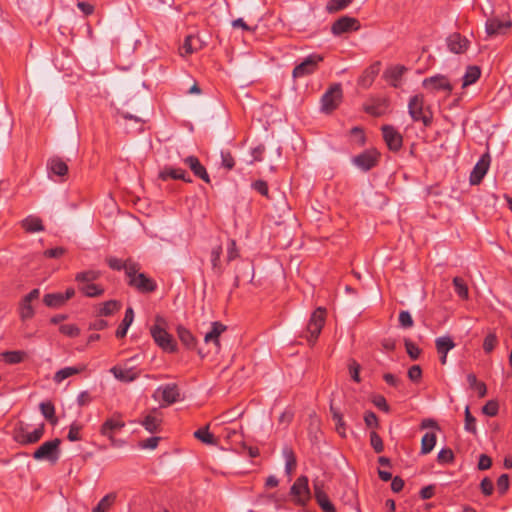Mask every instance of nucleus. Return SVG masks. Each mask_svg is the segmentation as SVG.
Here are the masks:
<instances>
[{
    "label": "nucleus",
    "instance_id": "f257e3e1",
    "mask_svg": "<svg viewBox=\"0 0 512 512\" xmlns=\"http://www.w3.org/2000/svg\"><path fill=\"white\" fill-rule=\"evenodd\" d=\"M138 263H130L126 267L128 285L135 288L140 293H151L157 289L156 282L146 274L139 272Z\"/></svg>",
    "mask_w": 512,
    "mask_h": 512
},
{
    "label": "nucleus",
    "instance_id": "f03ea898",
    "mask_svg": "<svg viewBox=\"0 0 512 512\" xmlns=\"http://www.w3.org/2000/svg\"><path fill=\"white\" fill-rule=\"evenodd\" d=\"M166 321L161 316H156L155 324L150 328V333L155 343L166 352L176 351V343L165 329Z\"/></svg>",
    "mask_w": 512,
    "mask_h": 512
},
{
    "label": "nucleus",
    "instance_id": "7ed1b4c3",
    "mask_svg": "<svg viewBox=\"0 0 512 512\" xmlns=\"http://www.w3.org/2000/svg\"><path fill=\"white\" fill-rule=\"evenodd\" d=\"M424 103L422 94L412 96L408 103V112L413 121H421L425 127H429L432 124V113L428 109V114L426 113Z\"/></svg>",
    "mask_w": 512,
    "mask_h": 512
},
{
    "label": "nucleus",
    "instance_id": "20e7f679",
    "mask_svg": "<svg viewBox=\"0 0 512 512\" xmlns=\"http://www.w3.org/2000/svg\"><path fill=\"white\" fill-rule=\"evenodd\" d=\"M326 310L319 307L311 315L305 331L302 336L305 337L308 342L314 343L318 338L319 334L325 323Z\"/></svg>",
    "mask_w": 512,
    "mask_h": 512
},
{
    "label": "nucleus",
    "instance_id": "39448f33",
    "mask_svg": "<svg viewBox=\"0 0 512 512\" xmlns=\"http://www.w3.org/2000/svg\"><path fill=\"white\" fill-rule=\"evenodd\" d=\"M61 440L55 438L41 444L33 453L35 460H48L55 463L59 459Z\"/></svg>",
    "mask_w": 512,
    "mask_h": 512
},
{
    "label": "nucleus",
    "instance_id": "423d86ee",
    "mask_svg": "<svg viewBox=\"0 0 512 512\" xmlns=\"http://www.w3.org/2000/svg\"><path fill=\"white\" fill-rule=\"evenodd\" d=\"M512 27V21L509 16L499 18L492 15L487 18L485 23V32L488 37L493 38L506 35Z\"/></svg>",
    "mask_w": 512,
    "mask_h": 512
},
{
    "label": "nucleus",
    "instance_id": "0eeeda50",
    "mask_svg": "<svg viewBox=\"0 0 512 512\" xmlns=\"http://www.w3.org/2000/svg\"><path fill=\"white\" fill-rule=\"evenodd\" d=\"M309 480L307 476L298 477L290 488V495L295 504L305 506L310 498L311 492L309 489Z\"/></svg>",
    "mask_w": 512,
    "mask_h": 512
},
{
    "label": "nucleus",
    "instance_id": "6e6552de",
    "mask_svg": "<svg viewBox=\"0 0 512 512\" xmlns=\"http://www.w3.org/2000/svg\"><path fill=\"white\" fill-rule=\"evenodd\" d=\"M324 57L313 53L308 55L301 63L296 65L292 71L293 78H303L317 71L319 64L323 62Z\"/></svg>",
    "mask_w": 512,
    "mask_h": 512
},
{
    "label": "nucleus",
    "instance_id": "1a4fd4ad",
    "mask_svg": "<svg viewBox=\"0 0 512 512\" xmlns=\"http://www.w3.org/2000/svg\"><path fill=\"white\" fill-rule=\"evenodd\" d=\"M342 99V88L340 84L332 85L321 98V109L326 113L334 111Z\"/></svg>",
    "mask_w": 512,
    "mask_h": 512
},
{
    "label": "nucleus",
    "instance_id": "9d476101",
    "mask_svg": "<svg viewBox=\"0 0 512 512\" xmlns=\"http://www.w3.org/2000/svg\"><path fill=\"white\" fill-rule=\"evenodd\" d=\"M137 356L128 359L123 366H114L110 372L116 379L122 382H132L140 376V370L135 366H130L129 363L136 360Z\"/></svg>",
    "mask_w": 512,
    "mask_h": 512
},
{
    "label": "nucleus",
    "instance_id": "9b49d317",
    "mask_svg": "<svg viewBox=\"0 0 512 512\" xmlns=\"http://www.w3.org/2000/svg\"><path fill=\"white\" fill-rule=\"evenodd\" d=\"M380 154L375 149H368L352 159L361 170L369 171L378 164Z\"/></svg>",
    "mask_w": 512,
    "mask_h": 512
},
{
    "label": "nucleus",
    "instance_id": "f8f14e48",
    "mask_svg": "<svg viewBox=\"0 0 512 512\" xmlns=\"http://www.w3.org/2000/svg\"><path fill=\"white\" fill-rule=\"evenodd\" d=\"M125 426V422L121 419V414L115 413L111 418L107 419L101 426L100 433L107 437L112 444L115 443V432L121 430Z\"/></svg>",
    "mask_w": 512,
    "mask_h": 512
},
{
    "label": "nucleus",
    "instance_id": "ddd939ff",
    "mask_svg": "<svg viewBox=\"0 0 512 512\" xmlns=\"http://www.w3.org/2000/svg\"><path fill=\"white\" fill-rule=\"evenodd\" d=\"M40 296V290L35 288L31 290L26 296L23 297L19 304V316L22 321H27L34 317L35 311L32 307L31 302L38 299Z\"/></svg>",
    "mask_w": 512,
    "mask_h": 512
},
{
    "label": "nucleus",
    "instance_id": "4468645a",
    "mask_svg": "<svg viewBox=\"0 0 512 512\" xmlns=\"http://www.w3.org/2000/svg\"><path fill=\"white\" fill-rule=\"evenodd\" d=\"M359 29L360 23L356 18L350 16H342L332 24L331 32L334 35L339 36L341 34L357 31Z\"/></svg>",
    "mask_w": 512,
    "mask_h": 512
},
{
    "label": "nucleus",
    "instance_id": "2eb2a0df",
    "mask_svg": "<svg viewBox=\"0 0 512 512\" xmlns=\"http://www.w3.org/2000/svg\"><path fill=\"white\" fill-rule=\"evenodd\" d=\"M424 88L429 89L431 91H447L451 92L453 90V86L450 83V80L447 76L442 74H437L428 78H425L422 82Z\"/></svg>",
    "mask_w": 512,
    "mask_h": 512
},
{
    "label": "nucleus",
    "instance_id": "dca6fc26",
    "mask_svg": "<svg viewBox=\"0 0 512 512\" xmlns=\"http://www.w3.org/2000/svg\"><path fill=\"white\" fill-rule=\"evenodd\" d=\"M381 130L383 133L384 141L388 148L394 152L399 151L403 144L402 135L393 126L390 125L382 126Z\"/></svg>",
    "mask_w": 512,
    "mask_h": 512
},
{
    "label": "nucleus",
    "instance_id": "f3484780",
    "mask_svg": "<svg viewBox=\"0 0 512 512\" xmlns=\"http://www.w3.org/2000/svg\"><path fill=\"white\" fill-rule=\"evenodd\" d=\"M490 166V155L485 153L481 156L479 161L474 166L471 174H470V183L472 185H478L481 183L482 179L486 175Z\"/></svg>",
    "mask_w": 512,
    "mask_h": 512
},
{
    "label": "nucleus",
    "instance_id": "a211bd4d",
    "mask_svg": "<svg viewBox=\"0 0 512 512\" xmlns=\"http://www.w3.org/2000/svg\"><path fill=\"white\" fill-rule=\"evenodd\" d=\"M161 394V398L164 402L163 406H168L174 404L175 402L180 400V390L178 386L174 383L166 384L157 388L154 397H157V394Z\"/></svg>",
    "mask_w": 512,
    "mask_h": 512
},
{
    "label": "nucleus",
    "instance_id": "6ab92c4d",
    "mask_svg": "<svg viewBox=\"0 0 512 512\" xmlns=\"http://www.w3.org/2000/svg\"><path fill=\"white\" fill-rule=\"evenodd\" d=\"M446 42L448 49L455 54L466 52L470 43L465 36H462L460 33L456 32L449 35Z\"/></svg>",
    "mask_w": 512,
    "mask_h": 512
},
{
    "label": "nucleus",
    "instance_id": "aec40b11",
    "mask_svg": "<svg viewBox=\"0 0 512 512\" xmlns=\"http://www.w3.org/2000/svg\"><path fill=\"white\" fill-rule=\"evenodd\" d=\"M184 163L191 169L193 174L203 180L205 183H210V177L206 168L200 163L196 156H188L184 159Z\"/></svg>",
    "mask_w": 512,
    "mask_h": 512
},
{
    "label": "nucleus",
    "instance_id": "412c9836",
    "mask_svg": "<svg viewBox=\"0 0 512 512\" xmlns=\"http://www.w3.org/2000/svg\"><path fill=\"white\" fill-rule=\"evenodd\" d=\"M159 178L163 181H166L169 178H171L174 180H182L187 183L192 182V179L189 177L187 172L181 168L165 167L160 171Z\"/></svg>",
    "mask_w": 512,
    "mask_h": 512
},
{
    "label": "nucleus",
    "instance_id": "4be33fe9",
    "mask_svg": "<svg viewBox=\"0 0 512 512\" xmlns=\"http://www.w3.org/2000/svg\"><path fill=\"white\" fill-rule=\"evenodd\" d=\"M405 71L406 68L404 66H393L384 72V77L393 87L397 88Z\"/></svg>",
    "mask_w": 512,
    "mask_h": 512
},
{
    "label": "nucleus",
    "instance_id": "5701e85b",
    "mask_svg": "<svg viewBox=\"0 0 512 512\" xmlns=\"http://www.w3.org/2000/svg\"><path fill=\"white\" fill-rule=\"evenodd\" d=\"M85 370H86V365H84V364H80L75 367H65V368L58 370L55 373L53 380L56 383H61L65 379H67L73 375L79 374Z\"/></svg>",
    "mask_w": 512,
    "mask_h": 512
},
{
    "label": "nucleus",
    "instance_id": "b1692460",
    "mask_svg": "<svg viewBox=\"0 0 512 512\" xmlns=\"http://www.w3.org/2000/svg\"><path fill=\"white\" fill-rule=\"evenodd\" d=\"M226 329L227 327L221 322H213L212 329L210 332L206 333L204 341L206 343L213 342L218 349L220 347L219 337L224 331H226Z\"/></svg>",
    "mask_w": 512,
    "mask_h": 512
},
{
    "label": "nucleus",
    "instance_id": "393cba45",
    "mask_svg": "<svg viewBox=\"0 0 512 512\" xmlns=\"http://www.w3.org/2000/svg\"><path fill=\"white\" fill-rule=\"evenodd\" d=\"M161 423L162 419L159 415H157L156 409H154L151 413L146 415L143 421L141 422L144 428L150 433L157 432Z\"/></svg>",
    "mask_w": 512,
    "mask_h": 512
},
{
    "label": "nucleus",
    "instance_id": "a878e982",
    "mask_svg": "<svg viewBox=\"0 0 512 512\" xmlns=\"http://www.w3.org/2000/svg\"><path fill=\"white\" fill-rule=\"evenodd\" d=\"M48 168L57 176H65L68 173V165L60 157H52L48 161Z\"/></svg>",
    "mask_w": 512,
    "mask_h": 512
},
{
    "label": "nucleus",
    "instance_id": "bb28decb",
    "mask_svg": "<svg viewBox=\"0 0 512 512\" xmlns=\"http://www.w3.org/2000/svg\"><path fill=\"white\" fill-rule=\"evenodd\" d=\"M134 320V311L131 307H128L125 311L124 318L119 325L118 329L116 330V337L117 338H123L127 334V330L129 326L132 324Z\"/></svg>",
    "mask_w": 512,
    "mask_h": 512
},
{
    "label": "nucleus",
    "instance_id": "cd10ccee",
    "mask_svg": "<svg viewBox=\"0 0 512 512\" xmlns=\"http://www.w3.org/2000/svg\"><path fill=\"white\" fill-rule=\"evenodd\" d=\"M481 76V69L478 66H468L463 76L462 87H468L474 84Z\"/></svg>",
    "mask_w": 512,
    "mask_h": 512
},
{
    "label": "nucleus",
    "instance_id": "c85d7f7f",
    "mask_svg": "<svg viewBox=\"0 0 512 512\" xmlns=\"http://www.w3.org/2000/svg\"><path fill=\"white\" fill-rule=\"evenodd\" d=\"M330 412L332 414V419L335 421V427H336L337 433L341 437H346V425L343 420L342 413L339 411V409L334 407L332 404L330 405Z\"/></svg>",
    "mask_w": 512,
    "mask_h": 512
},
{
    "label": "nucleus",
    "instance_id": "c756f323",
    "mask_svg": "<svg viewBox=\"0 0 512 512\" xmlns=\"http://www.w3.org/2000/svg\"><path fill=\"white\" fill-rule=\"evenodd\" d=\"M221 254H222L221 244H218L217 246L212 248L211 254H210L211 264H212V269H213L214 273L217 275H222V273H223V267H222L221 260H220Z\"/></svg>",
    "mask_w": 512,
    "mask_h": 512
},
{
    "label": "nucleus",
    "instance_id": "7c9ffc66",
    "mask_svg": "<svg viewBox=\"0 0 512 512\" xmlns=\"http://www.w3.org/2000/svg\"><path fill=\"white\" fill-rule=\"evenodd\" d=\"M116 498L117 494L115 492L108 493L98 502L92 512H107L115 503Z\"/></svg>",
    "mask_w": 512,
    "mask_h": 512
},
{
    "label": "nucleus",
    "instance_id": "2f4dec72",
    "mask_svg": "<svg viewBox=\"0 0 512 512\" xmlns=\"http://www.w3.org/2000/svg\"><path fill=\"white\" fill-rule=\"evenodd\" d=\"M379 70H380L379 63H375V64L371 65L369 68H367L364 71L362 77L360 78L359 83L364 87L370 86L372 84L374 78L376 77V75L379 73Z\"/></svg>",
    "mask_w": 512,
    "mask_h": 512
},
{
    "label": "nucleus",
    "instance_id": "473e14b6",
    "mask_svg": "<svg viewBox=\"0 0 512 512\" xmlns=\"http://www.w3.org/2000/svg\"><path fill=\"white\" fill-rule=\"evenodd\" d=\"M388 106L389 102L387 99H378L366 107V112L374 116H381L386 113Z\"/></svg>",
    "mask_w": 512,
    "mask_h": 512
},
{
    "label": "nucleus",
    "instance_id": "72a5a7b5",
    "mask_svg": "<svg viewBox=\"0 0 512 512\" xmlns=\"http://www.w3.org/2000/svg\"><path fill=\"white\" fill-rule=\"evenodd\" d=\"M435 345L439 354H448L455 347V343L450 336L438 337L435 340Z\"/></svg>",
    "mask_w": 512,
    "mask_h": 512
},
{
    "label": "nucleus",
    "instance_id": "f704fd0d",
    "mask_svg": "<svg viewBox=\"0 0 512 512\" xmlns=\"http://www.w3.org/2000/svg\"><path fill=\"white\" fill-rule=\"evenodd\" d=\"M177 335L180 341L185 345L188 349H192L196 345L195 337L192 333L183 326H179L177 328Z\"/></svg>",
    "mask_w": 512,
    "mask_h": 512
},
{
    "label": "nucleus",
    "instance_id": "c9c22d12",
    "mask_svg": "<svg viewBox=\"0 0 512 512\" xmlns=\"http://www.w3.org/2000/svg\"><path fill=\"white\" fill-rule=\"evenodd\" d=\"M40 410H41L42 415L52 425H56L57 424L58 419L55 416V407H54V405L50 401L40 403Z\"/></svg>",
    "mask_w": 512,
    "mask_h": 512
},
{
    "label": "nucleus",
    "instance_id": "e433bc0d",
    "mask_svg": "<svg viewBox=\"0 0 512 512\" xmlns=\"http://www.w3.org/2000/svg\"><path fill=\"white\" fill-rule=\"evenodd\" d=\"M467 382L471 389H474L477 391L478 396L480 398H482L486 395L487 387H486L485 383L478 381L475 374H473V373L468 374Z\"/></svg>",
    "mask_w": 512,
    "mask_h": 512
},
{
    "label": "nucleus",
    "instance_id": "4c0bfd02",
    "mask_svg": "<svg viewBox=\"0 0 512 512\" xmlns=\"http://www.w3.org/2000/svg\"><path fill=\"white\" fill-rule=\"evenodd\" d=\"M43 302L46 306L51 308L61 307L65 303L62 293H48L44 295Z\"/></svg>",
    "mask_w": 512,
    "mask_h": 512
},
{
    "label": "nucleus",
    "instance_id": "58836bf2",
    "mask_svg": "<svg viewBox=\"0 0 512 512\" xmlns=\"http://www.w3.org/2000/svg\"><path fill=\"white\" fill-rule=\"evenodd\" d=\"M453 285L456 294L463 300H467L469 298V290L466 282L461 277L453 278Z\"/></svg>",
    "mask_w": 512,
    "mask_h": 512
},
{
    "label": "nucleus",
    "instance_id": "ea45409f",
    "mask_svg": "<svg viewBox=\"0 0 512 512\" xmlns=\"http://www.w3.org/2000/svg\"><path fill=\"white\" fill-rule=\"evenodd\" d=\"M194 437L197 438L198 440H200L201 442L205 443V444H208V445H215L216 444V440L213 436V434H211L209 432V426H205L203 428H200L198 429L197 431L194 432Z\"/></svg>",
    "mask_w": 512,
    "mask_h": 512
},
{
    "label": "nucleus",
    "instance_id": "a19ab883",
    "mask_svg": "<svg viewBox=\"0 0 512 512\" xmlns=\"http://www.w3.org/2000/svg\"><path fill=\"white\" fill-rule=\"evenodd\" d=\"M79 290L87 297H99L104 293V289L100 285L92 283L80 286Z\"/></svg>",
    "mask_w": 512,
    "mask_h": 512
},
{
    "label": "nucleus",
    "instance_id": "79ce46f5",
    "mask_svg": "<svg viewBox=\"0 0 512 512\" xmlns=\"http://www.w3.org/2000/svg\"><path fill=\"white\" fill-rule=\"evenodd\" d=\"M29 436V432L27 427L23 423H19L13 430V439L22 445H27V437Z\"/></svg>",
    "mask_w": 512,
    "mask_h": 512
},
{
    "label": "nucleus",
    "instance_id": "37998d69",
    "mask_svg": "<svg viewBox=\"0 0 512 512\" xmlns=\"http://www.w3.org/2000/svg\"><path fill=\"white\" fill-rule=\"evenodd\" d=\"M436 444V434L435 433H426L421 440V453L428 454L430 453Z\"/></svg>",
    "mask_w": 512,
    "mask_h": 512
},
{
    "label": "nucleus",
    "instance_id": "c03bdc74",
    "mask_svg": "<svg viewBox=\"0 0 512 512\" xmlns=\"http://www.w3.org/2000/svg\"><path fill=\"white\" fill-rule=\"evenodd\" d=\"M100 277V272L97 270H87L79 272L75 276V280L80 283H90Z\"/></svg>",
    "mask_w": 512,
    "mask_h": 512
},
{
    "label": "nucleus",
    "instance_id": "a18cd8bd",
    "mask_svg": "<svg viewBox=\"0 0 512 512\" xmlns=\"http://www.w3.org/2000/svg\"><path fill=\"white\" fill-rule=\"evenodd\" d=\"M243 413H244L243 410H237L235 408V409L229 410V411L223 413L222 415L216 417L215 420H219L220 424L230 423V422H233L236 419L242 417Z\"/></svg>",
    "mask_w": 512,
    "mask_h": 512
},
{
    "label": "nucleus",
    "instance_id": "49530a36",
    "mask_svg": "<svg viewBox=\"0 0 512 512\" xmlns=\"http://www.w3.org/2000/svg\"><path fill=\"white\" fill-rule=\"evenodd\" d=\"M1 355L5 362L9 364H18L23 361L26 353L23 351H5Z\"/></svg>",
    "mask_w": 512,
    "mask_h": 512
},
{
    "label": "nucleus",
    "instance_id": "de8ad7c7",
    "mask_svg": "<svg viewBox=\"0 0 512 512\" xmlns=\"http://www.w3.org/2000/svg\"><path fill=\"white\" fill-rule=\"evenodd\" d=\"M352 2L353 0H330L327 3L326 9L329 13H335L345 9Z\"/></svg>",
    "mask_w": 512,
    "mask_h": 512
},
{
    "label": "nucleus",
    "instance_id": "09e8293b",
    "mask_svg": "<svg viewBox=\"0 0 512 512\" xmlns=\"http://www.w3.org/2000/svg\"><path fill=\"white\" fill-rule=\"evenodd\" d=\"M285 456V471L288 475L296 468V457L291 449H284Z\"/></svg>",
    "mask_w": 512,
    "mask_h": 512
},
{
    "label": "nucleus",
    "instance_id": "8fccbe9b",
    "mask_svg": "<svg viewBox=\"0 0 512 512\" xmlns=\"http://www.w3.org/2000/svg\"><path fill=\"white\" fill-rule=\"evenodd\" d=\"M120 308L119 302L116 300H109L102 304L99 313L102 316H109L112 315L115 311H117Z\"/></svg>",
    "mask_w": 512,
    "mask_h": 512
},
{
    "label": "nucleus",
    "instance_id": "3c124183",
    "mask_svg": "<svg viewBox=\"0 0 512 512\" xmlns=\"http://www.w3.org/2000/svg\"><path fill=\"white\" fill-rule=\"evenodd\" d=\"M464 428L466 431L476 435L477 428H476V419L475 417L470 413L469 407L467 406L465 408V423Z\"/></svg>",
    "mask_w": 512,
    "mask_h": 512
},
{
    "label": "nucleus",
    "instance_id": "603ef678",
    "mask_svg": "<svg viewBox=\"0 0 512 512\" xmlns=\"http://www.w3.org/2000/svg\"><path fill=\"white\" fill-rule=\"evenodd\" d=\"M404 345L407 354L412 360H416L419 358L421 354V349L414 344L410 339H404Z\"/></svg>",
    "mask_w": 512,
    "mask_h": 512
},
{
    "label": "nucleus",
    "instance_id": "864d4df0",
    "mask_svg": "<svg viewBox=\"0 0 512 512\" xmlns=\"http://www.w3.org/2000/svg\"><path fill=\"white\" fill-rule=\"evenodd\" d=\"M130 263H135V262L130 259L125 262H122L120 259L115 258V257L107 258V264L109 265V267L111 269L117 270V271H120L122 269H124L126 271V267Z\"/></svg>",
    "mask_w": 512,
    "mask_h": 512
},
{
    "label": "nucleus",
    "instance_id": "5fc2aeb1",
    "mask_svg": "<svg viewBox=\"0 0 512 512\" xmlns=\"http://www.w3.org/2000/svg\"><path fill=\"white\" fill-rule=\"evenodd\" d=\"M315 500L323 512H336V508L329 500L328 495L315 498Z\"/></svg>",
    "mask_w": 512,
    "mask_h": 512
},
{
    "label": "nucleus",
    "instance_id": "6e6d98bb",
    "mask_svg": "<svg viewBox=\"0 0 512 512\" xmlns=\"http://www.w3.org/2000/svg\"><path fill=\"white\" fill-rule=\"evenodd\" d=\"M437 460L440 464L452 463L454 460V453L450 448H443L439 451Z\"/></svg>",
    "mask_w": 512,
    "mask_h": 512
},
{
    "label": "nucleus",
    "instance_id": "4d7b16f0",
    "mask_svg": "<svg viewBox=\"0 0 512 512\" xmlns=\"http://www.w3.org/2000/svg\"><path fill=\"white\" fill-rule=\"evenodd\" d=\"M239 256H240V254H239V250L236 245V241L234 239H230L228 247H227V256H226L227 263L232 262Z\"/></svg>",
    "mask_w": 512,
    "mask_h": 512
},
{
    "label": "nucleus",
    "instance_id": "13d9d810",
    "mask_svg": "<svg viewBox=\"0 0 512 512\" xmlns=\"http://www.w3.org/2000/svg\"><path fill=\"white\" fill-rule=\"evenodd\" d=\"M497 345V336L494 333H489L483 342V349L486 353H490Z\"/></svg>",
    "mask_w": 512,
    "mask_h": 512
},
{
    "label": "nucleus",
    "instance_id": "bf43d9fd",
    "mask_svg": "<svg viewBox=\"0 0 512 512\" xmlns=\"http://www.w3.org/2000/svg\"><path fill=\"white\" fill-rule=\"evenodd\" d=\"M370 444L376 453H380L384 449L383 441L375 431L370 433Z\"/></svg>",
    "mask_w": 512,
    "mask_h": 512
},
{
    "label": "nucleus",
    "instance_id": "052dcab7",
    "mask_svg": "<svg viewBox=\"0 0 512 512\" xmlns=\"http://www.w3.org/2000/svg\"><path fill=\"white\" fill-rule=\"evenodd\" d=\"M44 434V424H40L33 432H29L27 437V444H33L38 442Z\"/></svg>",
    "mask_w": 512,
    "mask_h": 512
},
{
    "label": "nucleus",
    "instance_id": "680f3d73",
    "mask_svg": "<svg viewBox=\"0 0 512 512\" xmlns=\"http://www.w3.org/2000/svg\"><path fill=\"white\" fill-rule=\"evenodd\" d=\"M498 403L495 400H489L482 408V412L490 417L496 416L498 413Z\"/></svg>",
    "mask_w": 512,
    "mask_h": 512
},
{
    "label": "nucleus",
    "instance_id": "e2e57ef3",
    "mask_svg": "<svg viewBox=\"0 0 512 512\" xmlns=\"http://www.w3.org/2000/svg\"><path fill=\"white\" fill-rule=\"evenodd\" d=\"M60 332L69 337H76L80 334L79 328L74 324H64L59 328Z\"/></svg>",
    "mask_w": 512,
    "mask_h": 512
},
{
    "label": "nucleus",
    "instance_id": "0e129e2a",
    "mask_svg": "<svg viewBox=\"0 0 512 512\" xmlns=\"http://www.w3.org/2000/svg\"><path fill=\"white\" fill-rule=\"evenodd\" d=\"M313 490H314L315 498L327 495V493L325 491V483L323 480H321L319 478H315L313 480Z\"/></svg>",
    "mask_w": 512,
    "mask_h": 512
},
{
    "label": "nucleus",
    "instance_id": "69168bd1",
    "mask_svg": "<svg viewBox=\"0 0 512 512\" xmlns=\"http://www.w3.org/2000/svg\"><path fill=\"white\" fill-rule=\"evenodd\" d=\"M193 42H198V35H189L185 38L184 43L182 45V49L184 50L185 54L194 53L192 45Z\"/></svg>",
    "mask_w": 512,
    "mask_h": 512
},
{
    "label": "nucleus",
    "instance_id": "338daca9",
    "mask_svg": "<svg viewBox=\"0 0 512 512\" xmlns=\"http://www.w3.org/2000/svg\"><path fill=\"white\" fill-rule=\"evenodd\" d=\"M408 378L412 382H419L422 378V369L419 365H413L408 370Z\"/></svg>",
    "mask_w": 512,
    "mask_h": 512
},
{
    "label": "nucleus",
    "instance_id": "774afa93",
    "mask_svg": "<svg viewBox=\"0 0 512 512\" xmlns=\"http://www.w3.org/2000/svg\"><path fill=\"white\" fill-rule=\"evenodd\" d=\"M497 489L500 494H504L509 488V476L502 474L497 480Z\"/></svg>",
    "mask_w": 512,
    "mask_h": 512
}]
</instances>
